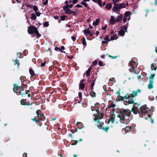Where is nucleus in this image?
<instances>
[{
  "mask_svg": "<svg viewBox=\"0 0 157 157\" xmlns=\"http://www.w3.org/2000/svg\"><path fill=\"white\" fill-rule=\"evenodd\" d=\"M90 0H83L82 1L80 2V4L84 6L85 7H87V4L86 3V2H89Z\"/></svg>",
  "mask_w": 157,
  "mask_h": 157,
  "instance_id": "obj_12",
  "label": "nucleus"
},
{
  "mask_svg": "<svg viewBox=\"0 0 157 157\" xmlns=\"http://www.w3.org/2000/svg\"><path fill=\"white\" fill-rule=\"evenodd\" d=\"M121 9L124 8L126 7L124 3H121L119 4H118Z\"/></svg>",
  "mask_w": 157,
  "mask_h": 157,
  "instance_id": "obj_26",
  "label": "nucleus"
},
{
  "mask_svg": "<svg viewBox=\"0 0 157 157\" xmlns=\"http://www.w3.org/2000/svg\"><path fill=\"white\" fill-rule=\"evenodd\" d=\"M103 116H104V113H101V117H99V118L100 119H102L103 118Z\"/></svg>",
  "mask_w": 157,
  "mask_h": 157,
  "instance_id": "obj_62",
  "label": "nucleus"
},
{
  "mask_svg": "<svg viewBox=\"0 0 157 157\" xmlns=\"http://www.w3.org/2000/svg\"><path fill=\"white\" fill-rule=\"evenodd\" d=\"M66 6L67 7H68V8L69 7V8H72L73 6V5L72 4H71L70 5H67V6Z\"/></svg>",
  "mask_w": 157,
  "mask_h": 157,
  "instance_id": "obj_55",
  "label": "nucleus"
},
{
  "mask_svg": "<svg viewBox=\"0 0 157 157\" xmlns=\"http://www.w3.org/2000/svg\"><path fill=\"white\" fill-rule=\"evenodd\" d=\"M33 10L35 12H36L37 11L38 9L37 6H33Z\"/></svg>",
  "mask_w": 157,
  "mask_h": 157,
  "instance_id": "obj_33",
  "label": "nucleus"
},
{
  "mask_svg": "<svg viewBox=\"0 0 157 157\" xmlns=\"http://www.w3.org/2000/svg\"><path fill=\"white\" fill-rule=\"evenodd\" d=\"M128 20V18L127 17H124V18L123 19V23H125L126 21H127V20Z\"/></svg>",
  "mask_w": 157,
  "mask_h": 157,
  "instance_id": "obj_46",
  "label": "nucleus"
},
{
  "mask_svg": "<svg viewBox=\"0 0 157 157\" xmlns=\"http://www.w3.org/2000/svg\"><path fill=\"white\" fill-rule=\"evenodd\" d=\"M71 38L73 41H75L76 39V37L73 36H71Z\"/></svg>",
  "mask_w": 157,
  "mask_h": 157,
  "instance_id": "obj_56",
  "label": "nucleus"
},
{
  "mask_svg": "<svg viewBox=\"0 0 157 157\" xmlns=\"http://www.w3.org/2000/svg\"><path fill=\"white\" fill-rule=\"evenodd\" d=\"M94 32H92V33H90V34H89V35H90V36H93V35L94 34Z\"/></svg>",
  "mask_w": 157,
  "mask_h": 157,
  "instance_id": "obj_58",
  "label": "nucleus"
},
{
  "mask_svg": "<svg viewBox=\"0 0 157 157\" xmlns=\"http://www.w3.org/2000/svg\"><path fill=\"white\" fill-rule=\"evenodd\" d=\"M94 112L92 113V114L94 116H97V114L98 113V109L96 108H94Z\"/></svg>",
  "mask_w": 157,
  "mask_h": 157,
  "instance_id": "obj_20",
  "label": "nucleus"
},
{
  "mask_svg": "<svg viewBox=\"0 0 157 157\" xmlns=\"http://www.w3.org/2000/svg\"><path fill=\"white\" fill-rule=\"evenodd\" d=\"M155 75V74H151L150 77H149V81H153V78Z\"/></svg>",
  "mask_w": 157,
  "mask_h": 157,
  "instance_id": "obj_22",
  "label": "nucleus"
},
{
  "mask_svg": "<svg viewBox=\"0 0 157 157\" xmlns=\"http://www.w3.org/2000/svg\"><path fill=\"white\" fill-rule=\"evenodd\" d=\"M151 68L152 70H156V67H154V65L153 64H151Z\"/></svg>",
  "mask_w": 157,
  "mask_h": 157,
  "instance_id": "obj_35",
  "label": "nucleus"
},
{
  "mask_svg": "<svg viewBox=\"0 0 157 157\" xmlns=\"http://www.w3.org/2000/svg\"><path fill=\"white\" fill-rule=\"evenodd\" d=\"M91 109L92 111H94V106H91Z\"/></svg>",
  "mask_w": 157,
  "mask_h": 157,
  "instance_id": "obj_59",
  "label": "nucleus"
},
{
  "mask_svg": "<svg viewBox=\"0 0 157 157\" xmlns=\"http://www.w3.org/2000/svg\"><path fill=\"white\" fill-rule=\"evenodd\" d=\"M130 12L128 11L125 12L124 14V17H127L128 21H129L130 19Z\"/></svg>",
  "mask_w": 157,
  "mask_h": 157,
  "instance_id": "obj_7",
  "label": "nucleus"
},
{
  "mask_svg": "<svg viewBox=\"0 0 157 157\" xmlns=\"http://www.w3.org/2000/svg\"><path fill=\"white\" fill-rule=\"evenodd\" d=\"M141 114L143 115L147 114L148 117H150L151 115H148V113L150 111L149 109L147 108L146 105H143L140 107Z\"/></svg>",
  "mask_w": 157,
  "mask_h": 157,
  "instance_id": "obj_4",
  "label": "nucleus"
},
{
  "mask_svg": "<svg viewBox=\"0 0 157 157\" xmlns=\"http://www.w3.org/2000/svg\"><path fill=\"white\" fill-rule=\"evenodd\" d=\"M47 3H48V2L47 1H46L44 2H43V4L44 5H46L47 4Z\"/></svg>",
  "mask_w": 157,
  "mask_h": 157,
  "instance_id": "obj_64",
  "label": "nucleus"
},
{
  "mask_svg": "<svg viewBox=\"0 0 157 157\" xmlns=\"http://www.w3.org/2000/svg\"><path fill=\"white\" fill-rule=\"evenodd\" d=\"M118 35H117V34H115L113 36L110 37L111 40H116L118 38Z\"/></svg>",
  "mask_w": 157,
  "mask_h": 157,
  "instance_id": "obj_16",
  "label": "nucleus"
},
{
  "mask_svg": "<svg viewBox=\"0 0 157 157\" xmlns=\"http://www.w3.org/2000/svg\"><path fill=\"white\" fill-rule=\"evenodd\" d=\"M121 9L118 4H116L114 5V6L112 8L113 11L118 14H120V10Z\"/></svg>",
  "mask_w": 157,
  "mask_h": 157,
  "instance_id": "obj_6",
  "label": "nucleus"
},
{
  "mask_svg": "<svg viewBox=\"0 0 157 157\" xmlns=\"http://www.w3.org/2000/svg\"><path fill=\"white\" fill-rule=\"evenodd\" d=\"M55 50L58 51V50H61V49L60 48H58V47H56L55 48Z\"/></svg>",
  "mask_w": 157,
  "mask_h": 157,
  "instance_id": "obj_63",
  "label": "nucleus"
},
{
  "mask_svg": "<svg viewBox=\"0 0 157 157\" xmlns=\"http://www.w3.org/2000/svg\"><path fill=\"white\" fill-rule=\"evenodd\" d=\"M109 122H111L112 123H113L114 122V119L113 118H111L109 120Z\"/></svg>",
  "mask_w": 157,
  "mask_h": 157,
  "instance_id": "obj_48",
  "label": "nucleus"
},
{
  "mask_svg": "<svg viewBox=\"0 0 157 157\" xmlns=\"http://www.w3.org/2000/svg\"><path fill=\"white\" fill-rule=\"evenodd\" d=\"M99 104L98 103H97L94 105V108H96L98 109V107H99Z\"/></svg>",
  "mask_w": 157,
  "mask_h": 157,
  "instance_id": "obj_45",
  "label": "nucleus"
},
{
  "mask_svg": "<svg viewBox=\"0 0 157 157\" xmlns=\"http://www.w3.org/2000/svg\"><path fill=\"white\" fill-rule=\"evenodd\" d=\"M60 17H61V19L62 20L64 21L66 18V16H61Z\"/></svg>",
  "mask_w": 157,
  "mask_h": 157,
  "instance_id": "obj_51",
  "label": "nucleus"
},
{
  "mask_svg": "<svg viewBox=\"0 0 157 157\" xmlns=\"http://www.w3.org/2000/svg\"><path fill=\"white\" fill-rule=\"evenodd\" d=\"M26 5L27 7L29 8H31L32 7V6L30 4H26Z\"/></svg>",
  "mask_w": 157,
  "mask_h": 157,
  "instance_id": "obj_54",
  "label": "nucleus"
},
{
  "mask_svg": "<svg viewBox=\"0 0 157 157\" xmlns=\"http://www.w3.org/2000/svg\"><path fill=\"white\" fill-rule=\"evenodd\" d=\"M75 7L78 8H80L82 7V6L80 4H77L76 6Z\"/></svg>",
  "mask_w": 157,
  "mask_h": 157,
  "instance_id": "obj_57",
  "label": "nucleus"
},
{
  "mask_svg": "<svg viewBox=\"0 0 157 157\" xmlns=\"http://www.w3.org/2000/svg\"><path fill=\"white\" fill-rule=\"evenodd\" d=\"M91 68L90 67L89 68L88 70L86 71V75L87 76H89L90 75V72L91 70Z\"/></svg>",
  "mask_w": 157,
  "mask_h": 157,
  "instance_id": "obj_23",
  "label": "nucleus"
},
{
  "mask_svg": "<svg viewBox=\"0 0 157 157\" xmlns=\"http://www.w3.org/2000/svg\"><path fill=\"white\" fill-rule=\"evenodd\" d=\"M124 103L125 105H128L129 104H133L134 103V99L132 94H127L124 96Z\"/></svg>",
  "mask_w": 157,
  "mask_h": 157,
  "instance_id": "obj_2",
  "label": "nucleus"
},
{
  "mask_svg": "<svg viewBox=\"0 0 157 157\" xmlns=\"http://www.w3.org/2000/svg\"><path fill=\"white\" fill-rule=\"evenodd\" d=\"M94 82H93L91 84L90 87H91V90H93V88H94L93 87H94Z\"/></svg>",
  "mask_w": 157,
  "mask_h": 157,
  "instance_id": "obj_42",
  "label": "nucleus"
},
{
  "mask_svg": "<svg viewBox=\"0 0 157 157\" xmlns=\"http://www.w3.org/2000/svg\"><path fill=\"white\" fill-rule=\"evenodd\" d=\"M18 89V87L17 86H14L13 89V91L16 93H17Z\"/></svg>",
  "mask_w": 157,
  "mask_h": 157,
  "instance_id": "obj_25",
  "label": "nucleus"
},
{
  "mask_svg": "<svg viewBox=\"0 0 157 157\" xmlns=\"http://www.w3.org/2000/svg\"><path fill=\"white\" fill-rule=\"evenodd\" d=\"M28 32L29 34H33L34 33L38 37H40L41 36V35L39 33L37 28L33 25H31L28 27Z\"/></svg>",
  "mask_w": 157,
  "mask_h": 157,
  "instance_id": "obj_3",
  "label": "nucleus"
},
{
  "mask_svg": "<svg viewBox=\"0 0 157 157\" xmlns=\"http://www.w3.org/2000/svg\"><path fill=\"white\" fill-rule=\"evenodd\" d=\"M115 94H116V96H117L118 97H119L120 96V92L119 91H117V92H116Z\"/></svg>",
  "mask_w": 157,
  "mask_h": 157,
  "instance_id": "obj_53",
  "label": "nucleus"
},
{
  "mask_svg": "<svg viewBox=\"0 0 157 157\" xmlns=\"http://www.w3.org/2000/svg\"><path fill=\"white\" fill-rule=\"evenodd\" d=\"M29 72L30 73V74L31 75V76H33L34 75L35 73L34 71L32 69H30L29 70Z\"/></svg>",
  "mask_w": 157,
  "mask_h": 157,
  "instance_id": "obj_24",
  "label": "nucleus"
},
{
  "mask_svg": "<svg viewBox=\"0 0 157 157\" xmlns=\"http://www.w3.org/2000/svg\"><path fill=\"white\" fill-rule=\"evenodd\" d=\"M107 27V25H105L102 28V29L103 30H105L106 29Z\"/></svg>",
  "mask_w": 157,
  "mask_h": 157,
  "instance_id": "obj_60",
  "label": "nucleus"
},
{
  "mask_svg": "<svg viewBox=\"0 0 157 157\" xmlns=\"http://www.w3.org/2000/svg\"><path fill=\"white\" fill-rule=\"evenodd\" d=\"M105 40L108 41V42H109L110 40H111V38H110V39L108 35H106L105 36Z\"/></svg>",
  "mask_w": 157,
  "mask_h": 157,
  "instance_id": "obj_32",
  "label": "nucleus"
},
{
  "mask_svg": "<svg viewBox=\"0 0 157 157\" xmlns=\"http://www.w3.org/2000/svg\"><path fill=\"white\" fill-rule=\"evenodd\" d=\"M35 13L36 15L38 17L41 14L39 12H38L37 11L35 12Z\"/></svg>",
  "mask_w": 157,
  "mask_h": 157,
  "instance_id": "obj_49",
  "label": "nucleus"
},
{
  "mask_svg": "<svg viewBox=\"0 0 157 157\" xmlns=\"http://www.w3.org/2000/svg\"><path fill=\"white\" fill-rule=\"evenodd\" d=\"M85 87V85L83 83H80L79 85V89L84 90Z\"/></svg>",
  "mask_w": 157,
  "mask_h": 157,
  "instance_id": "obj_19",
  "label": "nucleus"
},
{
  "mask_svg": "<svg viewBox=\"0 0 157 157\" xmlns=\"http://www.w3.org/2000/svg\"><path fill=\"white\" fill-rule=\"evenodd\" d=\"M82 44L83 45H86V42L84 37H83L82 40Z\"/></svg>",
  "mask_w": 157,
  "mask_h": 157,
  "instance_id": "obj_37",
  "label": "nucleus"
},
{
  "mask_svg": "<svg viewBox=\"0 0 157 157\" xmlns=\"http://www.w3.org/2000/svg\"><path fill=\"white\" fill-rule=\"evenodd\" d=\"M131 129V128L130 127L127 126H126L125 128V129L127 131H129Z\"/></svg>",
  "mask_w": 157,
  "mask_h": 157,
  "instance_id": "obj_36",
  "label": "nucleus"
},
{
  "mask_svg": "<svg viewBox=\"0 0 157 157\" xmlns=\"http://www.w3.org/2000/svg\"><path fill=\"white\" fill-rule=\"evenodd\" d=\"M99 20L98 19H96L95 21L94 22L93 24V25H97L99 23Z\"/></svg>",
  "mask_w": 157,
  "mask_h": 157,
  "instance_id": "obj_27",
  "label": "nucleus"
},
{
  "mask_svg": "<svg viewBox=\"0 0 157 157\" xmlns=\"http://www.w3.org/2000/svg\"><path fill=\"white\" fill-rule=\"evenodd\" d=\"M131 114V111L128 109H124L121 110L118 114L117 117L119 118L121 123L127 124L130 121L129 116Z\"/></svg>",
  "mask_w": 157,
  "mask_h": 157,
  "instance_id": "obj_1",
  "label": "nucleus"
},
{
  "mask_svg": "<svg viewBox=\"0 0 157 157\" xmlns=\"http://www.w3.org/2000/svg\"><path fill=\"white\" fill-rule=\"evenodd\" d=\"M118 98H117V100L118 99L119 101L120 100H123L124 101V97H122L121 96H119L118 97Z\"/></svg>",
  "mask_w": 157,
  "mask_h": 157,
  "instance_id": "obj_29",
  "label": "nucleus"
},
{
  "mask_svg": "<svg viewBox=\"0 0 157 157\" xmlns=\"http://www.w3.org/2000/svg\"><path fill=\"white\" fill-rule=\"evenodd\" d=\"M78 95L79 98V101H81L82 99V93L80 92H79Z\"/></svg>",
  "mask_w": 157,
  "mask_h": 157,
  "instance_id": "obj_30",
  "label": "nucleus"
},
{
  "mask_svg": "<svg viewBox=\"0 0 157 157\" xmlns=\"http://www.w3.org/2000/svg\"><path fill=\"white\" fill-rule=\"evenodd\" d=\"M96 94L95 93L93 90H91L90 92V95L93 97L96 96Z\"/></svg>",
  "mask_w": 157,
  "mask_h": 157,
  "instance_id": "obj_28",
  "label": "nucleus"
},
{
  "mask_svg": "<svg viewBox=\"0 0 157 157\" xmlns=\"http://www.w3.org/2000/svg\"><path fill=\"white\" fill-rule=\"evenodd\" d=\"M123 17L122 14H120V15L118 16L116 18V22H118L122 20Z\"/></svg>",
  "mask_w": 157,
  "mask_h": 157,
  "instance_id": "obj_9",
  "label": "nucleus"
},
{
  "mask_svg": "<svg viewBox=\"0 0 157 157\" xmlns=\"http://www.w3.org/2000/svg\"><path fill=\"white\" fill-rule=\"evenodd\" d=\"M112 7V4L111 3H109L108 4H107L105 6V8L108 9V10H110Z\"/></svg>",
  "mask_w": 157,
  "mask_h": 157,
  "instance_id": "obj_21",
  "label": "nucleus"
},
{
  "mask_svg": "<svg viewBox=\"0 0 157 157\" xmlns=\"http://www.w3.org/2000/svg\"><path fill=\"white\" fill-rule=\"evenodd\" d=\"M97 61H95L93 62L92 65L94 66H95L97 64Z\"/></svg>",
  "mask_w": 157,
  "mask_h": 157,
  "instance_id": "obj_50",
  "label": "nucleus"
},
{
  "mask_svg": "<svg viewBox=\"0 0 157 157\" xmlns=\"http://www.w3.org/2000/svg\"><path fill=\"white\" fill-rule=\"evenodd\" d=\"M37 117H38V116H36L34 117V118L32 119V120L34 121H36V123H37L38 121V120L37 121L36 120H37Z\"/></svg>",
  "mask_w": 157,
  "mask_h": 157,
  "instance_id": "obj_44",
  "label": "nucleus"
},
{
  "mask_svg": "<svg viewBox=\"0 0 157 157\" xmlns=\"http://www.w3.org/2000/svg\"><path fill=\"white\" fill-rule=\"evenodd\" d=\"M83 32L85 34H90V31H89V29H86L83 30Z\"/></svg>",
  "mask_w": 157,
  "mask_h": 157,
  "instance_id": "obj_34",
  "label": "nucleus"
},
{
  "mask_svg": "<svg viewBox=\"0 0 157 157\" xmlns=\"http://www.w3.org/2000/svg\"><path fill=\"white\" fill-rule=\"evenodd\" d=\"M122 28L123 29V30L124 31V32H127V26H126L125 25H124L122 27Z\"/></svg>",
  "mask_w": 157,
  "mask_h": 157,
  "instance_id": "obj_39",
  "label": "nucleus"
},
{
  "mask_svg": "<svg viewBox=\"0 0 157 157\" xmlns=\"http://www.w3.org/2000/svg\"><path fill=\"white\" fill-rule=\"evenodd\" d=\"M132 111L135 114H137L139 113L138 109L136 107H133L132 109Z\"/></svg>",
  "mask_w": 157,
  "mask_h": 157,
  "instance_id": "obj_14",
  "label": "nucleus"
},
{
  "mask_svg": "<svg viewBox=\"0 0 157 157\" xmlns=\"http://www.w3.org/2000/svg\"><path fill=\"white\" fill-rule=\"evenodd\" d=\"M76 125L79 127L78 128L81 129L82 128H84V126L82 124L81 122H78L76 123Z\"/></svg>",
  "mask_w": 157,
  "mask_h": 157,
  "instance_id": "obj_15",
  "label": "nucleus"
},
{
  "mask_svg": "<svg viewBox=\"0 0 157 157\" xmlns=\"http://www.w3.org/2000/svg\"><path fill=\"white\" fill-rule=\"evenodd\" d=\"M44 26L45 27H47L49 26V24L48 22H45L44 24Z\"/></svg>",
  "mask_w": 157,
  "mask_h": 157,
  "instance_id": "obj_41",
  "label": "nucleus"
},
{
  "mask_svg": "<svg viewBox=\"0 0 157 157\" xmlns=\"http://www.w3.org/2000/svg\"><path fill=\"white\" fill-rule=\"evenodd\" d=\"M118 33L121 36H123L125 34V32L123 30L121 29L119 31Z\"/></svg>",
  "mask_w": 157,
  "mask_h": 157,
  "instance_id": "obj_18",
  "label": "nucleus"
},
{
  "mask_svg": "<svg viewBox=\"0 0 157 157\" xmlns=\"http://www.w3.org/2000/svg\"><path fill=\"white\" fill-rule=\"evenodd\" d=\"M109 127H103L102 128V129H103L104 131H106V132H107L108 130L109 129Z\"/></svg>",
  "mask_w": 157,
  "mask_h": 157,
  "instance_id": "obj_38",
  "label": "nucleus"
},
{
  "mask_svg": "<svg viewBox=\"0 0 157 157\" xmlns=\"http://www.w3.org/2000/svg\"><path fill=\"white\" fill-rule=\"evenodd\" d=\"M46 63V61H45L43 63H42L41 65V67H42L45 66V64Z\"/></svg>",
  "mask_w": 157,
  "mask_h": 157,
  "instance_id": "obj_52",
  "label": "nucleus"
},
{
  "mask_svg": "<svg viewBox=\"0 0 157 157\" xmlns=\"http://www.w3.org/2000/svg\"><path fill=\"white\" fill-rule=\"evenodd\" d=\"M40 111V110H37L36 112V114H37V116H38V117H39L40 116V114H39V112Z\"/></svg>",
  "mask_w": 157,
  "mask_h": 157,
  "instance_id": "obj_47",
  "label": "nucleus"
},
{
  "mask_svg": "<svg viewBox=\"0 0 157 157\" xmlns=\"http://www.w3.org/2000/svg\"><path fill=\"white\" fill-rule=\"evenodd\" d=\"M153 81H149V83L147 86V88L149 89H152L153 87Z\"/></svg>",
  "mask_w": 157,
  "mask_h": 157,
  "instance_id": "obj_13",
  "label": "nucleus"
},
{
  "mask_svg": "<svg viewBox=\"0 0 157 157\" xmlns=\"http://www.w3.org/2000/svg\"><path fill=\"white\" fill-rule=\"evenodd\" d=\"M63 10L65 11V13L67 14H73L75 15L76 14V12L75 11H73L71 10L67 7L66 6H64L63 7Z\"/></svg>",
  "mask_w": 157,
  "mask_h": 157,
  "instance_id": "obj_5",
  "label": "nucleus"
},
{
  "mask_svg": "<svg viewBox=\"0 0 157 157\" xmlns=\"http://www.w3.org/2000/svg\"><path fill=\"white\" fill-rule=\"evenodd\" d=\"M39 117H40V118L39 119H38V121H39L40 120H42V118L44 117V115L42 114H41L40 115V116Z\"/></svg>",
  "mask_w": 157,
  "mask_h": 157,
  "instance_id": "obj_43",
  "label": "nucleus"
},
{
  "mask_svg": "<svg viewBox=\"0 0 157 157\" xmlns=\"http://www.w3.org/2000/svg\"><path fill=\"white\" fill-rule=\"evenodd\" d=\"M36 16L34 13H32L31 15V18L32 20H35L36 19Z\"/></svg>",
  "mask_w": 157,
  "mask_h": 157,
  "instance_id": "obj_17",
  "label": "nucleus"
},
{
  "mask_svg": "<svg viewBox=\"0 0 157 157\" xmlns=\"http://www.w3.org/2000/svg\"><path fill=\"white\" fill-rule=\"evenodd\" d=\"M21 103L22 105H26V104L25 103V100L22 99L21 101Z\"/></svg>",
  "mask_w": 157,
  "mask_h": 157,
  "instance_id": "obj_31",
  "label": "nucleus"
},
{
  "mask_svg": "<svg viewBox=\"0 0 157 157\" xmlns=\"http://www.w3.org/2000/svg\"><path fill=\"white\" fill-rule=\"evenodd\" d=\"M23 157H27V154L26 153H25L23 155Z\"/></svg>",
  "mask_w": 157,
  "mask_h": 157,
  "instance_id": "obj_61",
  "label": "nucleus"
},
{
  "mask_svg": "<svg viewBox=\"0 0 157 157\" xmlns=\"http://www.w3.org/2000/svg\"><path fill=\"white\" fill-rule=\"evenodd\" d=\"M97 2L98 3L99 5L101 7L102 6V5L101 4V0H98L97 1Z\"/></svg>",
  "mask_w": 157,
  "mask_h": 157,
  "instance_id": "obj_40",
  "label": "nucleus"
},
{
  "mask_svg": "<svg viewBox=\"0 0 157 157\" xmlns=\"http://www.w3.org/2000/svg\"><path fill=\"white\" fill-rule=\"evenodd\" d=\"M116 22L115 17L113 16H111L109 23L112 24H114Z\"/></svg>",
  "mask_w": 157,
  "mask_h": 157,
  "instance_id": "obj_10",
  "label": "nucleus"
},
{
  "mask_svg": "<svg viewBox=\"0 0 157 157\" xmlns=\"http://www.w3.org/2000/svg\"><path fill=\"white\" fill-rule=\"evenodd\" d=\"M141 92V90L140 89H138L137 91H133L132 94V97L133 98V97L136 96L137 95L138 93H140Z\"/></svg>",
  "mask_w": 157,
  "mask_h": 157,
  "instance_id": "obj_11",
  "label": "nucleus"
},
{
  "mask_svg": "<svg viewBox=\"0 0 157 157\" xmlns=\"http://www.w3.org/2000/svg\"><path fill=\"white\" fill-rule=\"evenodd\" d=\"M129 65H130L132 68V72H133V73L134 74H136V70L135 69V68H134V64H135V63L133 62H131L129 63Z\"/></svg>",
  "mask_w": 157,
  "mask_h": 157,
  "instance_id": "obj_8",
  "label": "nucleus"
}]
</instances>
